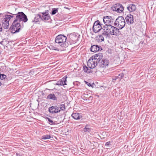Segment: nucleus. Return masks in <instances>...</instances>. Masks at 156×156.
Listing matches in <instances>:
<instances>
[{"label": "nucleus", "mask_w": 156, "mask_h": 156, "mask_svg": "<svg viewBox=\"0 0 156 156\" xmlns=\"http://www.w3.org/2000/svg\"><path fill=\"white\" fill-rule=\"evenodd\" d=\"M103 58L101 53H98L91 56L87 62V65L90 69L94 68Z\"/></svg>", "instance_id": "f257e3e1"}, {"label": "nucleus", "mask_w": 156, "mask_h": 156, "mask_svg": "<svg viewBox=\"0 0 156 156\" xmlns=\"http://www.w3.org/2000/svg\"><path fill=\"white\" fill-rule=\"evenodd\" d=\"M103 29L104 33L107 34V36L109 34L117 35L119 34V29L111 25H105L103 27Z\"/></svg>", "instance_id": "f03ea898"}, {"label": "nucleus", "mask_w": 156, "mask_h": 156, "mask_svg": "<svg viewBox=\"0 0 156 156\" xmlns=\"http://www.w3.org/2000/svg\"><path fill=\"white\" fill-rule=\"evenodd\" d=\"M66 37L63 35L60 34L57 36L55 38V41L58 45L62 48H66L68 46V44L66 42Z\"/></svg>", "instance_id": "7ed1b4c3"}, {"label": "nucleus", "mask_w": 156, "mask_h": 156, "mask_svg": "<svg viewBox=\"0 0 156 156\" xmlns=\"http://www.w3.org/2000/svg\"><path fill=\"white\" fill-rule=\"evenodd\" d=\"M16 15V18L14 20L19 22L23 21L24 22H27L28 19L26 15L23 12H19L17 13H14Z\"/></svg>", "instance_id": "20e7f679"}, {"label": "nucleus", "mask_w": 156, "mask_h": 156, "mask_svg": "<svg viewBox=\"0 0 156 156\" xmlns=\"http://www.w3.org/2000/svg\"><path fill=\"white\" fill-rule=\"evenodd\" d=\"M114 25L117 26L120 29H122L125 26L126 23L124 18L122 16H119L116 20Z\"/></svg>", "instance_id": "39448f33"}, {"label": "nucleus", "mask_w": 156, "mask_h": 156, "mask_svg": "<svg viewBox=\"0 0 156 156\" xmlns=\"http://www.w3.org/2000/svg\"><path fill=\"white\" fill-rule=\"evenodd\" d=\"M11 32L14 34L19 32L21 29L20 24L19 22L16 20H14L10 28Z\"/></svg>", "instance_id": "423d86ee"}, {"label": "nucleus", "mask_w": 156, "mask_h": 156, "mask_svg": "<svg viewBox=\"0 0 156 156\" xmlns=\"http://www.w3.org/2000/svg\"><path fill=\"white\" fill-rule=\"evenodd\" d=\"M101 29H103L99 20L96 21L94 23L93 27V31L95 33L99 32Z\"/></svg>", "instance_id": "0eeeda50"}, {"label": "nucleus", "mask_w": 156, "mask_h": 156, "mask_svg": "<svg viewBox=\"0 0 156 156\" xmlns=\"http://www.w3.org/2000/svg\"><path fill=\"white\" fill-rule=\"evenodd\" d=\"M42 16H41V20L44 21H50L51 20L50 15L48 13V10L46 11L45 12H42Z\"/></svg>", "instance_id": "6e6552de"}, {"label": "nucleus", "mask_w": 156, "mask_h": 156, "mask_svg": "<svg viewBox=\"0 0 156 156\" xmlns=\"http://www.w3.org/2000/svg\"><path fill=\"white\" fill-rule=\"evenodd\" d=\"M103 21L105 25H111L113 22V20L111 16H106L103 17Z\"/></svg>", "instance_id": "1a4fd4ad"}, {"label": "nucleus", "mask_w": 156, "mask_h": 156, "mask_svg": "<svg viewBox=\"0 0 156 156\" xmlns=\"http://www.w3.org/2000/svg\"><path fill=\"white\" fill-rule=\"evenodd\" d=\"M48 111L51 114H55L60 112L59 108L55 105L52 106L49 108Z\"/></svg>", "instance_id": "9d476101"}, {"label": "nucleus", "mask_w": 156, "mask_h": 156, "mask_svg": "<svg viewBox=\"0 0 156 156\" xmlns=\"http://www.w3.org/2000/svg\"><path fill=\"white\" fill-rule=\"evenodd\" d=\"M101 60V61L98 63L99 66L101 68H106L108 66L109 64V61L107 59H102Z\"/></svg>", "instance_id": "9b49d317"}, {"label": "nucleus", "mask_w": 156, "mask_h": 156, "mask_svg": "<svg viewBox=\"0 0 156 156\" xmlns=\"http://www.w3.org/2000/svg\"><path fill=\"white\" fill-rule=\"evenodd\" d=\"M67 77L66 76H64L62 79L58 81L55 84L57 85H66L67 84L66 83V78Z\"/></svg>", "instance_id": "f8f14e48"}, {"label": "nucleus", "mask_w": 156, "mask_h": 156, "mask_svg": "<svg viewBox=\"0 0 156 156\" xmlns=\"http://www.w3.org/2000/svg\"><path fill=\"white\" fill-rule=\"evenodd\" d=\"M90 49L91 51L96 52L101 51L102 48L101 46L98 45H94L91 46Z\"/></svg>", "instance_id": "ddd939ff"}, {"label": "nucleus", "mask_w": 156, "mask_h": 156, "mask_svg": "<svg viewBox=\"0 0 156 156\" xmlns=\"http://www.w3.org/2000/svg\"><path fill=\"white\" fill-rule=\"evenodd\" d=\"M107 34L104 32L97 37V40L98 42H101L104 41V37H107Z\"/></svg>", "instance_id": "4468645a"}, {"label": "nucleus", "mask_w": 156, "mask_h": 156, "mask_svg": "<svg viewBox=\"0 0 156 156\" xmlns=\"http://www.w3.org/2000/svg\"><path fill=\"white\" fill-rule=\"evenodd\" d=\"M133 16L130 14H128L126 17V21L128 24H131L133 23Z\"/></svg>", "instance_id": "2eb2a0df"}, {"label": "nucleus", "mask_w": 156, "mask_h": 156, "mask_svg": "<svg viewBox=\"0 0 156 156\" xmlns=\"http://www.w3.org/2000/svg\"><path fill=\"white\" fill-rule=\"evenodd\" d=\"M129 12H131L135 11L136 9V6L133 4H130L127 7Z\"/></svg>", "instance_id": "dca6fc26"}, {"label": "nucleus", "mask_w": 156, "mask_h": 156, "mask_svg": "<svg viewBox=\"0 0 156 156\" xmlns=\"http://www.w3.org/2000/svg\"><path fill=\"white\" fill-rule=\"evenodd\" d=\"M9 25V21L6 19H3L2 21V26L5 29H8Z\"/></svg>", "instance_id": "f3484780"}, {"label": "nucleus", "mask_w": 156, "mask_h": 156, "mask_svg": "<svg viewBox=\"0 0 156 156\" xmlns=\"http://www.w3.org/2000/svg\"><path fill=\"white\" fill-rule=\"evenodd\" d=\"M71 116L73 119L76 120H79L82 117L80 114L77 113H73Z\"/></svg>", "instance_id": "a211bd4d"}, {"label": "nucleus", "mask_w": 156, "mask_h": 156, "mask_svg": "<svg viewBox=\"0 0 156 156\" xmlns=\"http://www.w3.org/2000/svg\"><path fill=\"white\" fill-rule=\"evenodd\" d=\"M8 13L11 15H6L5 18H4V19H6L7 21L8 20V21H9L11 19L14 17V16H16V14H14V13H12L9 12H8Z\"/></svg>", "instance_id": "6ab92c4d"}, {"label": "nucleus", "mask_w": 156, "mask_h": 156, "mask_svg": "<svg viewBox=\"0 0 156 156\" xmlns=\"http://www.w3.org/2000/svg\"><path fill=\"white\" fill-rule=\"evenodd\" d=\"M40 19L41 20V16L40 14H38L35 15L34 20H33V22L36 23L39 22Z\"/></svg>", "instance_id": "aec40b11"}, {"label": "nucleus", "mask_w": 156, "mask_h": 156, "mask_svg": "<svg viewBox=\"0 0 156 156\" xmlns=\"http://www.w3.org/2000/svg\"><path fill=\"white\" fill-rule=\"evenodd\" d=\"M47 98L48 99H51L53 101H56L57 100V98L54 94H49L47 96Z\"/></svg>", "instance_id": "412c9836"}, {"label": "nucleus", "mask_w": 156, "mask_h": 156, "mask_svg": "<svg viewBox=\"0 0 156 156\" xmlns=\"http://www.w3.org/2000/svg\"><path fill=\"white\" fill-rule=\"evenodd\" d=\"M119 3H117L114 5L112 7V9L114 11H115L117 12L118 10V8L119 7Z\"/></svg>", "instance_id": "4be33fe9"}, {"label": "nucleus", "mask_w": 156, "mask_h": 156, "mask_svg": "<svg viewBox=\"0 0 156 156\" xmlns=\"http://www.w3.org/2000/svg\"><path fill=\"white\" fill-rule=\"evenodd\" d=\"M119 7L118 8V10L117 11V12H123L124 10V7L122 6V4H119Z\"/></svg>", "instance_id": "5701e85b"}, {"label": "nucleus", "mask_w": 156, "mask_h": 156, "mask_svg": "<svg viewBox=\"0 0 156 156\" xmlns=\"http://www.w3.org/2000/svg\"><path fill=\"white\" fill-rule=\"evenodd\" d=\"M0 79L2 80H6L7 79L6 76L3 73H1L0 74Z\"/></svg>", "instance_id": "b1692460"}, {"label": "nucleus", "mask_w": 156, "mask_h": 156, "mask_svg": "<svg viewBox=\"0 0 156 156\" xmlns=\"http://www.w3.org/2000/svg\"><path fill=\"white\" fill-rule=\"evenodd\" d=\"M58 8H53L52 9V12L51 14L52 15H54L58 11Z\"/></svg>", "instance_id": "393cba45"}, {"label": "nucleus", "mask_w": 156, "mask_h": 156, "mask_svg": "<svg viewBox=\"0 0 156 156\" xmlns=\"http://www.w3.org/2000/svg\"><path fill=\"white\" fill-rule=\"evenodd\" d=\"M51 136L49 135H46L42 136V139L43 140H46L50 139Z\"/></svg>", "instance_id": "a878e982"}, {"label": "nucleus", "mask_w": 156, "mask_h": 156, "mask_svg": "<svg viewBox=\"0 0 156 156\" xmlns=\"http://www.w3.org/2000/svg\"><path fill=\"white\" fill-rule=\"evenodd\" d=\"M83 130L84 132L90 133L91 131V129L90 127H84Z\"/></svg>", "instance_id": "bb28decb"}, {"label": "nucleus", "mask_w": 156, "mask_h": 156, "mask_svg": "<svg viewBox=\"0 0 156 156\" xmlns=\"http://www.w3.org/2000/svg\"><path fill=\"white\" fill-rule=\"evenodd\" d=\"M47 119L48 120V122H49V123L51 125H55V122H53L52 120L50 118H47Z\"/></svg>", "instance_id": "cd10ccee"}, {"label": "nucleus", "mask_w": 156, "mask_h": 156, "mask_svg": "<svg viewBox=\"0 0 156 156\" xmlns=\"http://www.w3.org/2000/svg\"><path fill=\"white\" fill-rule=\"evenodd\" d=\"M60 109V110H61L63 111L65 109V105L63 104H62L60 105V107H59Z\"/></svg>", "instance_id": "c85d7f7f"}, {"label": "nucleus", "mask_w": 156, "mask_h": 156, "mask_svg": "<svg viewBox=\"0 0 156 156\" xmlns=\"http://www.w3.org/2000/svg\"><path fill=\"white\" fill-rule=\"evenodd\" d=\"M88 69V68L86 66H85L83 67V70L84 72H87Z\"/></svg>", "instance_id": "c756f323"}, {"label": "nucleus", "mask_w": 156, "mask_h": 156, "mask_svg": "<svg viewBox=\"0 0 156 156\" xmlns=\"http://www.w3.org/2000/svg\"><path fill=\"white\" fill-rule=\"evenodd\" d=\"M119 76H120V78H122V77H123L124 76V74L123 73H121L119 75Z\"/></svg>", "instance_id": "7c9ffc66"}, {"label": "nucleus", "mask_w": 156, "mask_h": 156, "mask_svg": "<svg viewBox=\"0 0 156 156\" xmlns=\"http://www.w3.org/2000/svg\"><path fill=\"white\" fill-rule=\"evenodd\" d=\"M92 71L90 69L88 68L87 69V72H86V73H90Z\"/></svg>", "instance_id": "2f4dec72"}, {"label": "nucleus", "mask_w": 156, "mask_h": 156, "mask_svg": "<svg viewBox=\"0 0 156 156\" xmlns=\"http://www.w3.org/2000/svg\"><path fill=\"white\" fill-rule=\"evenodd\" d=\"M110 144V142H108L106 143L105 145L106 146H108Z\"/></svg>", "instance_id": "473e14b6"}, {"label": "nucleus", "mask_w": 156, "mask_h": 156, "mask_svg": "<svg viewBox=\"0 0 156 156\" xmlns=\"http://www.w3.org/2000/svg\"><path fill=\"white\" fill-rule=\"evenodd\" d=\"M86 84L89 87L91 86V85L90 83H89L87 82L86 81Z\"/></svg>", "instance_id": "72a5a7b5"}, {"label": "nucleus", "mask_w": 156, "mask_h": 156, "mask_svg": "<svg viewBox=\"0 0 156 156\" xmlns=\"http://www.w3.org/2000/svg\"><path fill=\"white\" fill-rule=\"evenodd\" d=\"M2 31V27L1 25L0 24V32Z\"/></svg>", "instance_id": "f704fd0d"}, {"label": "nucleus", "mask_w": 156, "mask_h": 156, "mask_svg": "<svg viewBox=\"0 0 156 156\" xmlns=\"http://www.w3.org/2000/svg\"><path fill=\"white\" fill-rule=\"evenodd\" d=\"M85 127H90V126L88 125H86Z\"/></svg>", "instance_id": "c9c22d12"}, {"label": "nucleus", "mask_w": 156, "mask_h": 156, "mask_svg": "<svg viewBox=\"0 0 156 156\" xmlns=\"http://www.w3.org/2000/svg\"><path fill=\"white\" fill-rule=\"evenodd\" d=\"M117 79V78L115 77V78L113 79V80H116Z\"/></svg>", "instance_id": "e433bc0d"}, {"label": "nucleus", "mask_w": 156, "mask_h": 156, "mask_svg": "<svg viewBox=\"0 0 156 156\" xmlns=\"http://www.w3.org/2000/svg\"><path fill=\"white\" fill-rule=\"evenodd\" d=\"M64 8H65V9H69L67 7H64Z\"/></svg>", "instance_id": "4c0bfd02"}, {"label": "nucleus", "mask_w": 156, "mask_h": 156, "mask_svg": "<svg viewBox=\"0 0 156 156\" xmlns=\"http://www.w3.org/2000/svg\"><path fill=\"white\" fill-rule=\"evenodd\" d=\"M55 48H56L55 47H54L53 49L54 50H56V49H55Z\"/></svg>", "instance_id": "58836bf2"}, {"label": "nucleus", "mask_w": 156, "mask_h": 156, "mask_svg": "<svg viewBox=\"0 0 156 156\" xmlns=\"http://www.w3.org/2000/svg\"><path fill=\"white\" fill-rule=\"evenodd\" d=\"M58 94L59 93H55V94Z\"/></svg>", "instance_id": "ea45409f"}, {"label": "nucleus", "mask_w": 156, "mask_h": 156, "mask_svg": "<svg viewBox=\"0 0 156 156\" xmlns=\"http://www.w3.org/2000/svg\"><path fill=\"white\" fill-rule=\"evenodd\" d=\"M2 42H3L2 41V42H0V44H1Z\"/></svg>", "instance_id": "a19ab883"}, {"label": "nucleus", "mask_w": 156, "mask_h": 156, "mask_svg": "<svg viewBox=\"0 0 156 156\" xmlns=\"http://www.w3.org/2000/svg\"><path fill=\"white\" fill-rule=\"evenodd\" d=\"M1 74V73H0V74Z\"/></svg>", "instance_id": "79ce46f5"}]
</instances>
